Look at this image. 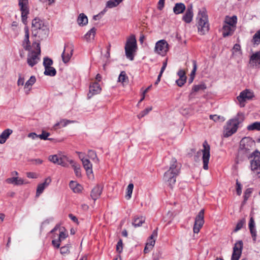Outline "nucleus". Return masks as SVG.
<instances>
[{"instance_id": "f257e3e1", "label": "nucleus", "mask_w": 260, "mask_h": 260, "mask_svg": "<svg viewBox=\"0 0 260 260\" xmlns=\"http://www.w3.org/2000/svg\"><path fill=\"white\" fill-rule=\"evenodd\" d=\"M180 168L181 165L175 158H173L170 162L169 169L165 172L164 176V181L171 188L173 187L176 181V177L179 174Z\"/></svg>"}, {"instance_id": "f03ea898", "label": "nucleus", "mask_w": 260, "mask_h": 260, "mask_svg": "<svg viewBox=\"0 0 260 260\" xmlns=\"http://www.w3.org/2000/svg\"><path fill=\"white\" fill-rule=\"evenodd\" d=\"M31 28L33 35L40 38L46 37L48 32L47 26L39 18H35L32 20Z\"/></svg>"}, {"instance_id": "7ed1b4c3", "label": "nucleus", "mask_w": 260, "mask_h": 260, "mask_svg": "<svg viewBox=\"0 0 260 260\" xmlns=\"http://www.w3.org/2000/svg\"><path fill=\"white\" fill-rule=\"evenodd\" d=\"M197 19L199 32L201 35L205 34L209 29V24L206 12L204 10L199 11Z\"/></svg>"}, {"instance_id": "20e7f679", "label": "nucleus", "mask_w": 260, "mask_h": 260, "mask_svg": "<svg viewBox=\"0 0 260 260\" xmlns=\"http://www.w3.org/2000/svg\"><path fill=\"white\" fill-rule=\"evenodd\" d=\"M124 49L126 57L131 60H133L135 53L137 49V41L134 35H132L127 38Z\"/></svg>"}, {"instance_id": "39448f33", "label": "nucleus", "mask_w": 260, "mask_h": 260, "mask_svg": "<svg viewBox=\"0 0 260 260\" xmlns=\"http://www.w3.org/2000/svg\"><path fill=\"white\" fill-rule=\"evenodd\" d=\"M33 45H36L37 51H32L30 52L27 55V62L28 64L32 67L36 65L40 60V54L41 52L40 44L38 43H34Z\"/></svg>"}, {"instance_id": "423d86ee", "label": "nucleus", "mask_w": 260, "mask_h": 260, "mask_svg": "<svg viewBox=\"0 0 260 260\" xmlns=\"http://www.w3.org/2000/svg\"><path fill=\"white\" fill-rule=\"evenodd\" d=\"M48 159L55 164L60 165L63 167H68L69 158L61 153L55 155H51L48 157Z\"/></svg>"}, {"instance_id": "0eeeda50", "label": "nucleus", "mask_w": 260, "mask_h": 260, "mask_svg": "<svg viewBox=\"0 0 260 260\" xmlns=\"http://www.w3.org/2000/svg\"><path fill=\"white\" fill-rule=\"evenodd\" d=\"M255 142L250 137L243 138L240 143V151L241 153H248L250 150L253 149Z\"/></svg>"}, {"instance_id": "6e6552de", "label": "nucleus", "mask_w": 260, "mask_h": 260, "mask_svg": "<svg viewBox=\"0 0 260 260\" xmlns=\"http://www.w3.org/2000/svg\"><path fill=\"white\" fill-rule=\"evenodd\" d=\"M169 51V44L165 40L157 41L154 47V52L161 55L165 56Z\"/></svg>"}, {"instance_id": "1a4fd4ad", "label": "nucleus", "mask_w": 260, "mask_h": 260, "mask_svg": "<svg viewBox=\"0 0 260 260\" xmlns=\"http://www.w3.org/2000/svg\"><path fill=\"white\" fill-rule=\"evenodd\" d=\"M251 157L253 158L251 161V169L256 174L260 173V152L255 151L252 153Z\"/></svg>"}, {"instance_id": "9d476101", "label": "nucleus", "mask_w": 260, "mask_h": 260, "mask_svg": "<svg viewBox=\"0 0 260 260\" xmlns=\"http://www.w3.org/2000/svg\"><path fill=\"white\" fill-rule=\"evenodd\" d=\"M18 5L21 12V19L23 23L25 24L27 16L29 13L28 1L18 0Z\"/></svg>"}, {"instance_id": "9b49d317", "label": "nucleus", "mask_w": 260, "mask_h": 260, "mask_svg": "<svg viewBox=\"0 0 260 260\" xmlns=\"http://www.w3.org/2000/svg\"><path fill=\"white\" fill-rule=\"evenodd\" d=\"M238 127L236 123H233L232 121L229 120L224 126L223 136L227 138L232 136L237 132Z\"/></svg>"}, {"instance_id": "f8f14e48", "label": "nucleus", "mask_w": 260, "mask_h": 260, "mask_svg": "<svg viewBox=\"0 0 260 260\" xmlns=\"http://www.w3.org/2000/svg\"><path fill=\"white\" fill-rule=\"evenodd\" d=\"M204 210H201L195 218V222L193 228L194 233L198 234L204 223Z\"/></svg>"}, {"instance_id": "ddd939ff", "label": "nucleus", "mask_w": 260, "mask_h": 260, "mask_svg": "<svg viewBox=\"0 0 260 260\" xmlns=\"http://www.w3.org/2000/svg\"><path fill=\"white\" fill-rule=\"evenodd\" d=\"M204 149L202 150L203 152V168L205 170H208V163L209 158L210 156V146L208 144L206 141H205L203 143Z\"/></svg>"}, {"instance_id": "4468645a", "label": "nucleus", "mask_w": 260, "mask_h": 260, "mask_svg": "<svg viewBox=\"0 0 260 260\" xmlns=\"http://www.w3.org/2000/svg\"><path fill=\"white\" fill-rule=\"evenodd\" d=\"M157 236V230H154L147 240L144 249V252L147 253L151 250L155 243V239Z\"/></svg>"}, {"instance_id": "2eb2a0df", "label": "nucleus", "mask_w": 260, "mask_h": 260, "mask_svg": "<svg viewBox=\"0 0 260 260\" xmlns=\"http://www.w3.org/2000/svg\"><path fill=\"white\" fill-rule=\"evenodd\" d=\"M253 97V92H251L249 90L246 89L242 91L240 95L237 96V99L240 103V106L243 107L244 105L243 103L247 100H251Z\"/></svg>"}, {"instance_id": "dca6fc26", "label": "nucleus", "mask_w": 260, "mask_h": 260, "mask_svg": "<svg viewBox=\"0 0 260 260\" xmlns=\"http://www.w3.org/2000/svg\"><path fill=\"white\" fill-rule=\"evenodd\" d=\"M51 233L54 234L53 238H55V235L58 236L57 239L60 242L64 240L68 236V234L65 229L63 227H60L58 225H56L54 229H53L51 230Z\"/></svg>"}, {"instance_id": "f3484780", "label": "nucleus", "mask_w": 260, "mask_h": 260, "mask_svg": "<svg viewBox=\"0 0 260 260\" xmlns=\"http://www.w3.org/2000/svg\"><path fill=\"white\" fill-rule=\"evenodd\" d=\"M243 242L242 241L237 242L233 248V252L232 256V260H239L242 253Z\"/></svg>"}, {"instance_id": "a211bd4d", "label": "nucleus", "mask_w": 260, "mask_h": 260, "mask_svg": "<svg viewBox=\"0 0 260 260\" xmlns=\"http://www.w3.org/2000/svg\"><path fill=\"white\" fill-rule=\"evenodd\" d=\"M249 63L253 68L260 67V51L256 52L251 55Z\"/></svg>"}, {"instance_id": "6ab92c4d", "label": "nucleus", "mask_w": 260, "mask_h": 260, "mask_svg": "<svg viewBox=\"0 0 260 260\" xmlns=\"http://www.w3.org/2000/svg\"><path fill=\"white\" fill-rule=\"evenodd\" d=\"M73 51L72 46L69 45L64 46V50L61 54L62 59L64 63H67L69 61L72 56Z\"/></svg>"}, {"instance_id": "aec40b11", "label": "nucleus", "mask_w": 260, "mask_h": 260, "mask_svg": "<svg viewBox=\"0 0 260 260\" xmlns=\"http://www.w3.org/2000/svg\"><path fill=\"white\" fill-rule=\"evenodd\" d=\"M80 159L82 161L83 166L86 170L87 175L89 177L92 175V165L89 159L85 158L84 157L80 156Z\"/></svg>"}, {"instance_id": "412c9836", "label": "nucleus", "mask_w": 260, "mask_h": 260, "mask_svg": "<svg viewBox=\"0 0 260 260\" xmlns=\"http://www.w3.org/2000/svg\"><path fill=\"white\" fill-rule=\"evenodd\" d=\"M193 9L192 5L187 6L185 14L182 17V20L187 23L191 22L193 18Z\"/></svg>"}, {"instance_id": "4be33fe9", "label": "nucleus", "mask_w": 260, "mask_h": 260, "mask_svg": "<svg viewBox=\"0 0 260 260\" xmlns=\"http://www.w3.org/2000/svg\"><path fill=\"white\" fill-rule=\"evenodd\" d=\"M101 90L102 89L98 83H93L89 86V92L88 94V98H90L92 95L100 93Z\"/></svg>"}, {"instance_id": "5701e85b", "label": "nucleus", "mask_w": 260, "mask_h": 260, "mask_svg": "<svg viewBox=\"0 0 260 260\" xmlns=\"http://www.w3.org/2000/svg\"><path fill=\"white\" fill-rule=\"evenodd\" d=\"M103 186L100 185H96L91 191V197L95 201L101 196L103 191Z\"/></svg>"}, {"instance_id": "b1692460", "label": "nucleus", "mask_w": 260, "mask_h": 260, "mask_svg": "<svg viewBox=\"0 0 260 260\" xmlns=\"http://www.w3.org/2000/svg\"><path fill=\"white\" fill-rule=\"evenodd\" d=\"M51 181L50 178H47L43 183L39 184L37 189L36 196H39L43 192L44 189L49 185Z\"/></svg>"}, {"instance_id": "393cba45", "label": "nucleus", "mask_w": 260, "mask_h": 260, "mask_svg": "<svg viewBox=\"0 0 260 260\" xmlns=\"http://www.w3.org/2000/svg\"><path fill=\"white\" fill-rule=\"evenodd\" d=\"M249 228L253 240L255 242L256 240V231L255 228V222L252 217H250L249 222Z\"/></svg>"}, {"instance_id": "a878e982", "label": "nucleus", "mask_w": 260, "mask_h": 260, "mask_svg": "<svg viewBox=\"0 0 260 260\" xmlns=\"http://www.w3.org/2000/svg\"><path fill=\"white\" fill-rule=\"evenodd\" d=\"M6 182L8 184H11L14 185H20L23 184V180L17 177H13L7 178Z\"/></svg>"}, {"instance_id": "bb28decb", "label": "nucleus", "mask_w": 260, "mask_h": 260, "mask_svg": "<svg viewBox=\"0 0 260 260\" xmlns=\"http://www.w3.org/2000/svg\"><path fill=\"white\" fill-rule=\"evenodd\" d=\"M12 133L13 131L10 128H7L4 130L0 135V144H3L5 143Z\"/></svg>"}, {"instance_id": "cd10ccee", "label": "nucleus", "mask_w": 260, "mask_h": 260, "mask_svg": "<svg viewBox=\"0 0 260 260\" xmlns=\"http://www.w3.org/2000/svg\"><path fill=\"white\" fill-rule=\"evenodd\" d=\"M70 188L75 193H79L82 191V186L76 181H71L69 183Z\"/></svg>"}, {"instance_id": "c85d7f7f", "label": "nucleus", "mask_w": 260, "mask_h": 260, "mask_svg": "<svg viewBox=\"0 0 260 260\" xmlns=\"http://www.w3.org/2000/svg\"><path fill=\"white\" fill-rule=\"evenodd\" d=\"M74 169L75 174L77 177H81V168L79 165H77L72 159H69L68 161Z\"/></svg>"}, {"instance_id": "c756f323", "label": "nucleus", "mask_w": 260, "mask_h": 260, "mask_svg": "<svg viewBox=\"0 0 260 260\" xmlns=\"http://www.w3.org/2000/svg\"><path fill=\"white\" fill-rule=\"evenodd\" d=\"M235 27L229 25L224 24L223 26L222 35L224 37L231 36L233 33Z\"/></svg>"}, {"instance_id": "7c9ffc66", "label": "nucleus", "mask_w": 260, "mask_h": 260, "mask_svg": "<svg viewBox=\"0 0 260 260\" xmlns=\"http://www.w3.org/2000/svg\"><path fill=\"white\" fill-rule=\"evenodd\" d=\"M185 8L186 7L184 4L182 3H177L173 8V11L175 14H179L182 13L185 10Z\"/></svg>"}, {"instance_id": "2f4dec72", "label": "nucleus", "mask_w": 260, "mask_h": 260, "mask_svg": "<svg viewBox=\"0 0 260 260\" xmlns=\"http://www.w3.org/2000/svg\"><path fill=\"white\" fill-rule=\"evenodd\" d=\"M96 29L93 27L89 30L84 36L85 39L87 42H90L94 39Z\"/></svg>"}, {"instance_id": "473e14b6", "label": "nucleus", "mask_w": 260, "mask_h": 260, "mask_svg": "<svg viewBox=\"0 0 260 260\" xmlns=\"http://www.w3.org/2000/svg\"><path fill=\"white\" fill-rule=\"evenodd\" d=\"M244 119V115L242 113H238L237 115L233 119H230V121H232V122L236 123V125L238 126V125L242 122Z\"/></svg>"}, {"instance_id": "72a5a7b5", "label": "nucleus", "mask_w": 260, "mask_h": 260, "mask_svg": "<svg viewBox=\"0 0 260 260\" xmlns=\"http://www.w3.org/2000/svg\"><path fill=\"white\" fill-rule=\"evenodd\" d=\"M247 129L249 131H260V121H256L252 123L247 126Z\"/></svg>"}, {"instance_id": "f704fd0d", "label": "nucleus", "mask_w": 260, "mask_h": 260, "mask_svg": "<svg viewBox=\"0 0 260 260\" xmlns=\"http://www.w3.org/2000/svg\"><path fill=\"white\" fill-rule=\"evenodd\" d=\"M77 22L80 25H85L88 23L87 16L83 13L80 14L78 18Z\"/></svg>"}, {"instance_id": "c9c22d12", "label": "nucleus", "mask_w": 260, "mask_h": 260, "mask_svg": "<svg viewBox=\"0 0 260 260\" xmlns=\"http://www.w3.org/2000/svg\"><path fill=\"white\" fill-rule=\"evenodd\" d=\"M145 219L144 217H135L132 222L135 227L140 226L145 222Z\"/></svg>"}, {"instance_id": "e433bc0d", "label": "nucleus", "mask_w": 260, "mask_h": 260, "mask_svg": "<svg viewBox=\"0 0 260 260\" xmlns=\"http://www.w3.org/2000/svg\"><path fill=\"white\" fill-rule=\"evenodd\" d=\"M237 17L233 16L231 17H226L225 20V24L235 27L237 23Z\"/></svg>"}, {"instance_id": "4c0bfd02", "label": "nucleus", "mask_w": 260, "mask_h": 260, "mask_svg": "<svg viewBox=\"0 0 260 260\" xmlns=\"http://www.w3.org/2000/svg\"><path fill=\"white\" fill-rule=\"evenodd\" d=\"M123 0H109L106 3V8H113L117 7Z\"/></svg>"}, {"instance_id": "58836bf2", "label": "nucleus", "mask_w": 260, "mask_h": 260, "mask_svg": "<svg viewBox=\"0 0 260 260\" xmlns=\"http://www.w3.org/2000/svg\"><path fill=\"white\" fill-rule=\"evenodd\" d=\"M118 82H121L123 85L127 84L128 81V77L124 71H122L118 77Z\"/></svg>"}, {"instance_id": "ea45409f", "label": "nucleus", "mask_w": 260, "mask_h": 260, "mask_svg": "<svg viewBox=\"0 0 260 260\" xmlns=\"http://www.w3.org/2000/svg\"><path fill=\"white\" fill-rule=\"evenodd\" d=\"M36 81V77L34 76H31L29 79L25 83L24 88L28 89V91H29L31 86L35 83Z\"/></svg>"}, {"instance_id": "a19ab883", "label": "nucleus", "mask_w": 260, "mask_h": 260, "mask_svg": "<svg viewBox=\"0 0 260 260\" xmlns=\"http://www.w3.org/2000/svg\"><path fill=\"white\" fill-rule=\"evenodd\" d=\"M45 69V70L44 72V74L45 75L54 76L56 75V72L55 69L53 67H50Z\"/></svg>"}, {"instance_id": "79ce46f5", "label": "nucleus", "mask_w": 260, "mask_h": 260, "mask_svg": "<svg viewBox=\"0 0 260 260\" xmlns=\"http://www.w3.org/2000/svg\"><path fill=\"white\" fill-rule=\"evenodd\" d=\"M134 188V185L133 183H129L127 187V192L125 198L127 200H129L132 197V194Z\"/></svg>"}, {"instance_id": "37998d69", "label": "nucleus", "mask_w": 260, "mask_h": 260, "mask_svg": "<svg viewBox=\"0 0 260 260\" xmlns=\"http://www.w3.org/2000/svg\"><path fill=\"white\" fill-rule=\"evenodd\" d=\"M88 155L90 158L94 160L95 162L99 163V159L97 157L96 154L94 151L91 150H89L88 152Z\"/></svg>"}, {"instance_id": "c03bdc74", "label": "nucleus", "mask_w": 260, "mask_h": 260, "mask_svg": "<svg viewBox=\"0 0 260 260\" xmlns=\"http://www.w3.org/2000/svg\"><path fill=\"white\" fill-rule=\"evenodd\" d=\"M233 54L235 55H240L242 54L241 47L239 44H236L233 48Z\"/></svg>"}, {"instance_id": "a18cd8bd", "label": "nucleus", "mask_w": 260, "mask_h": 260, "mask_svg": "<svg viewBox=\"0 0 260 260\" xmlns=\"http://www.w3.org/2000/svg\"><path fill=\"white\" fill-rule=\"evenodd\" d=\"M252 42L254 44H259L260 43V29L257 31L253 36Z\"/></svg>"}, {"instance_id": "49530a36", "label": "nucleus", "mask_w": 260, "mask_h": 260, "mask_svg": "<svg viewBox=\"0 0 260 260\" xmlns=\"http://www.w3.org/2000/svg\"><path fill=\"white\" fill-rule=\"evenodd\" d=\"M245 222H246V220L244 218L239 221L237 223L234 231L235 232H237L239 230H241L242 228V227L243 226L244 224L245 223Z\"/></svg>"}, {"instance_id": "de8ad7c7", "label": "nucleus", "mask_w": 260, "mask_h": 260, "mask_svg": "<svg viewBox=\"0 0 260 260\" xmlns=\"http://www.w3.org/2000/svg\"><path fill=\"white\" fill-rule=\"evenodd\" d=\"M53 61L50 58L48 57H45L44 58L43 65L45 68L50 67Z\"/></svg>"}, {"instance_id": "09e8293b", "label": "nucleus", "mask_w": 260, "mask_h": 260, "mask_svg": "<svg viewBox=\"0 0 260 260\" xmlns=\"http://www.w3.org/2000/svg\"><path fill=\"white\" fill-rule=\"evenodd\" d=\"M210 119L213 120L215 122H217L219 120H221V121H224V118L223 117L216 115H210Z\"/></svg>"}, {"instance_id": "8fccbe9b", "label": "nucleus", "mask_w": 260, "mask_h": 260, "mask_svg": "<svg viewBox=\"0 0 260 260\" xmlns=\"http://www.w3.org/2000/svg\"><path fill=\"white\" fill-rule=\"evenodd\" d=\"M152 109V107H150L146 108L144 110L142 111L139 115L138 117L139 118L144 117L145 115H147L150 111Z\"/></svg>"}, {"instance_id": "3c124183", "label": "nucleus", "mask_w": 260, "mask_h": 260, "mask_svg": "<svg viewBox=\"0 0 260 260\" xmlns=\"http://www.w3.org/2000/svg\"><path fill=\"white\" fill-rule=\"evenodd\" d=\"M206 88V86L205 84H200L194 85L192 88V91L197 92L200 90H203Z\"/></svg>"}, {"instance_id": "603ef678", "label": "nucleus", "mask_w": 260, "mask_h": 260, "mask_svg": "<svg viewBox=\"0 0 260 260\" xmlns=\"http://www.w3.org/2000/svg\"><path fill=\"white\" fill-rule=\"evenodd\" d=\"M252 192L251 188H247L244 192V202H245L249 197H250L251 193Z\"/></svg>"}, {"instance_id": "864d4df0", "label": "nucleus", "mask_w": 260, "mask_h": 260, "mask_svg": "<svg viewBox=\"0 0 260 260\" xmlns=\"http://www.w3.org/2000/svg\"><path fill=\"white\" fill-rule=\"evenodd\" d=\"M123 249V244H122V241L121 239H120L116 245V251L119 253H120L122 251Z\"/></svg>"}, {"instance_id": "5fc2aeb1", "label": "nucleus", "mask_w": 260, "mask_h": 260, "mask_svg": "<svg viewBox=\"0 0 260 260\" xmlns=\"http://www.w3.org/2000/svg\"><path fill=\"white\" fill-rule=\"evenodd\" d=\"M236 191L238 195H241L242 193V185L238 179L236 180Z\"/></svg>"}, {"instance_id": "6e6d98bb", "label": "nucleus", "mask_w": 260, "mask_h": 260, "mask_svg": "<svg viewBox=\"0 0 260 260\" xmlns=\"http://www.w3.org/2000/svg\"><path fill=\"white\" fill-rule=\"evenodd\" d=\"M69 245H67L66 246H62L60 248V253L62 254H67L69 252Z\"/></svg>"}, {"instance_id": "4d7b16f0", "label": "nucleus", "mask_w": 260, "mask_h": 260, "mask_svg": "<svg viewBox=\"0 0 260 260\" xmlns=\"http://www.w3.org/2000/svg\"><path fill=\"white\" fill-rule=\"evenodd\" d=\"M71 122L70 121L67 120H61L59 122H58L55 124L54 126L56 127L59 125H61L62 127L66 126L69 123Z\"/></svg>"}, {"instance_id": "13d9d810", "label": "nucleus", "mask_w": 260, "mask_h": 260, "mask_svg": "<svg viewBox=\"0 0 260 260\" xmlns=\"http://www.w3.org/2000/svg\"><path fill=\"white\" fill-rule=\"evenodd\" d=\"M49 136H50V134L49 133L43 131L42 134L38 135V137L42 140H47Z\"/></svg>"}, {"instance_id": "bf43d9fd", "label": "nucleus", "mask_w": 260, "mask_h": 260, "mask_svg": "<svg viewBox=\"0 0 260 260\" xmlns=\"http://www.w3.org/2000/svg\"><path fill=\"white\" fill-rule=\"evenodd\" d=\"M186 79L185 78H179L176 80V82L179 87H181L186 82Z\"/></svg>"}, {"instance_id": "052dcab7", "label": "nucleus", "mask_w": 260, "mask_h": 260, "mask_svg": "<svg viewBox=\"0 0 260 260\" xmlns=\"http://www.w3.org/2000/svg\"><path fill=\"white\" fill-rule=\"evenodd\" d=\"M61 242L60 241H59V240L58 239H53L52 241V245L56 248H58L60 246V243Z\"/></svg>"}, {"instance_id": "680f3d73", "label": "nucleus", "mask_w": 260, "mask_h": 260, "mask_svg": "<svg viewBox=\"0 0 260 260\" xmlns=\"http://www.w3.org/2000/svg\"><path fill=\"white\" fill-rule=\"evenodd\" d=\"M192 62H193V68L192 71L191 72L190 76L194 77L195 73H196L197 68V62L196 60H193Z\"/></svg>"}, {"instance_id": "e2e57ef3", "label": "nucleus", "mask_w": 260, "mask_h": 260, "mask_svg": "<svg viewBox=\"0 0 260 260\" xmlns=\"http://www.w3.org/2000/svg\"><path fill=\"white\" fill-rule=\"evenodd\" d=\"M178 75L179 76V78L186 79V77L185 76V72L184 71H183L182 70H180L178 71Z\"/></svg>"}, {"instance_id": "0e129e2a", "label": "nucleus", "mask_w": 260, "mask_h": 260, "mask_svg": "<svg viewBox=\"0 0 260 260\" xmlns=\"http://www.w3.org/2000/svg\"><path fill=\"white\" fill-rule=\"evenodd\" d=\"M165 0H159V2L158 3V9L159 10H161L164 7L165 4Z\"/></svg>"}, {"instance_id": "69168bd1", "label": "nucleus", "mask_w": 260, "mask_h": 260, "mask_svg": "<svg viewBox=\"0 0 260 260\" xmlns=\"http://www.w3.org/2000/svg\"><path fill=\"white\" fill-rule=\"evenodd\" d=\"M24 83V79L23 77H21L20 76L19 77V79L17 81V84L18 86L23 85Z\"/></svg>"}, {"instance_id": "338daca9", "label": "nucleus", "mask_w": 260, "mask_h": 260, "mask_svg": "<svg viewBox=\"0 0 260 260\" xmlns=\"http://www.w3.org/2000/svg\"><path fill=\"white\" fill-rule=\"evenodd\" d=\"M28 137L31 138L32 139H35L39 138L38 135L35 133H31L28 135Z\"/></svg>"}, {"instance_id": "774afa93", "label": "nucleus", "mask_w": 260, "mask_h": 260, "mask_svg": "<svg viewBox=\"0 0 260 260\" xmlns=\"http://www.w3.org/2000/svg\"><path fill=\"white\" fill-rule=\"evenodd\" d=\"M27 177L29 178H36V175L34 173L28 172L27 173Z\"/></svg>"}]
</instances>
